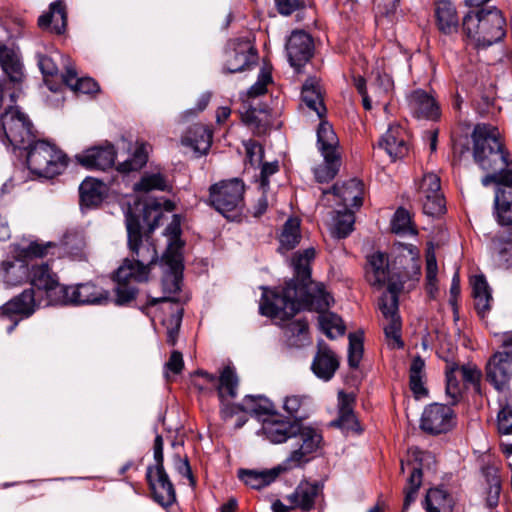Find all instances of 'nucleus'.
Here are the masks:
<instances>
[{
    "instance_id": "1",
    "label": "nucleus",
    "mask_w": 512,
    "mask_h": 512,
    "mask_svg": "<svg viewBox=\"0 0 512 512\" xmlns=\"http://www.w3.org/2000/svg\"><path fill=\"white\" fill-rule=\"evenodd\" d=\"M161 204L154 202L144 208V220L149 232L142 234L137 216L128 208L125 223L128 234L129 256L124 259L115 273V304L124 306L132 302L139 290L132 283H145L149 280L152 268L158 261V253L150 233L159 226L163 216Z\"/></svg>"
},
{
    "instance_id": "2",
    "label": "nucleus",
    "mask_w": 512,
    "mask_h": 512,
    "mask_svg": "<svg viewBox=\"0 0 512 512\" xmlns=\"http://www.w3.org/2000/svg\"><path fill=\"white\" fill-rule=\"evenodd\" d=\"M314 257V248L294 255L292 264L295 278L281 290L263 294L259 307L262 315L286 321L302 309L323 312L329 308L332 297L322 283L311 281L310 263Z\"/></svg>"
},
{
    "instance_id": "3",
    "label": "nucleus",
    "mask_w": 512,
    "mask_h": 512,
    "mask_svg": "<svg viewBox=\"0 0 512 512\" xmlns=\"http://www.w3.org/2000/svg\"><path fill=\"white\" fill-rule=\"evenodd\" d=\"M473 158L484 171H504L509 167L508 152L499 130L490 124H477L471 134Z\"/></svg>"
},
{
    "instance_id": "4",
    "label": "nucleus",
    "mask_w": 512,
    "mask_h": 512,
    "mask_svg": "<svg viewBox=\"0 0 512 512\" xmlns=\"http://www.w3.org/2000/svg\"><path fill=\"white\" fill-rule=\"evenodd\" d=\"M420 254L416 246L400 244L398 252L391 263L389 278V294L397 295L405 289H410L420 276Z\"/></svg>"
},
{
    "instance_id": "5",
    "label": "nucleus",
    "mask_w": 512,
    "mask_h": 512,
    "mask_svg": "<svg viewBox=\"0 0 512 512\" xmlns=\"http://www.w3.org/2000/svg\"><path fill=\"white\" fill-rule=\"evenodd\" d=\"M28 168L36 175L52 178L61 174L68 164L67 156L54 144L44 140H35L25 147Z\"/></svg>"
},
{
    "instance_id": "6",
    "label": "nucleus",
    "mask_w": 512,
    "mask_h": 512,
    "mask_svg": "<svg viewBox=\"0 0 512 512\" xmlns=\"http://www.w3.org/2000/svg\"><path fill=\"white\" fill-rule=\"evenodd\" d=\"M295 433L289 440L290 453L284 461L286 469L298 468L308 463L323 444L321 432L298 421Z\"/></svg>"
},
{
    "instance_id": "7",
    "label": "nucleus",
    "mask_w": 512,
    "mask_h": 512,
    "mask_svg": "<svg viewBox=\"0 0 512 512\" xmlns=\"http://www.w3.org/2000/svg\"><path fill=\"white\" fill-rule=\"evenodd\" d=\"M245 185L242 180L233 178L215 183L209 188L208 203L224 217L239 213L244 204Z\"/></svg>"
},
{
    "instance_id": "8",
    "label": "nucleus",
    "mask_w": 512,
    "mask_h": 512,
    "mask_svg": "<svg viewBox=\"0 0 512 512\" xmlns=\"http://www.w3.org/2000/svg\"><path fill=\"white\" fill-rule=\"evenodd\" d=\"M258 61V52L249 37H237L227 44L223 72L240 73L252 69Z\"/></svg>"
},
{
    "instance_id": "9",
    "label": "nucleus",
    "mask_w": 512,
    "mask_h": 512,
    "mask_svg": "<svg viewBox=\"0 0 512 512\" xmlns=\"http://www.w3.org/2000/svg\"><path fill=\"white\" fill-rule=\"evenodd\" d=\"M0 122L9 143L18 149H25L35 141L32 124L16 108L10 107L0 117Z\"/></svg>"
},
{
    "instance_id": "10",
    "label": "nucleus",
    "mask_w": 512,
    "mask_h": 512,
    "mask_svg": "<svg viewBox=\"0 0 512 512\" xmlns=\"http://www.w3.org/2000/svg\"><path fill=\"white\" fill-rule=\"evenodd\" d=\"M59 305H106L110 300L109 291L88 281L76 285H65Z\"/></svg>"
},
{
    "instance_id": "11",
    "label": "nucleus",
    "mask_w": 512,
    "mask_h": 512,
    "mask_svg": "<svg viewBox=\"0 0 512 512\" xmlns=\"http://www.w3.org/2000/svg\"><path fill=\"white\" fill-rule=\"evenodd\" d=\"M32 286L43 291L48 304L59 305L65 285L59 283L56 273L52 271L47 263L33 265L29 269V278Z\"/></svg>"
},
{
    "instance_id": "12",
    "label": "nucleus",
    "mask_w": 512,
    "mask_h": 512,
    "mask_svg": "<svg viewBox=\"0 0 512 512\" xmlns=\"http://www.w3.org/2000/svg\"><path fill=\"white\" fill-rule=\"evenodd\" d=\"M238 377L231 367H225L220 376L218 383V397L221 403L220 413L223 419L227 420L232 418L239 412H245L246 403L245 399L242 404H234L229 399H234L237 396Z\"/></svg>"
},
{
    "instance_id": "13",
    "label": "nucleus",
    "mask_w": 512,
    "mask_h": 512,
    "mask_svg": "<svg viewBox=\"0 0 512 512\" xmlns=\"http://www.w3.org/2000/svg\"><path fill=\"white\" fill-rule=\"evenodd\" d=\"M182 244L176 239L172 241L162 257V261L168 267L164 273L162 286L166 294H175L180 291L183 272Z\"/></svg>"
},
{
    "instance_id": "14",
    "label": "nucleus",
    "mask_w": 512,
    "mask_h": 512,
    "mask_svg": "<svg viewBox=\"0 0 512 512\" xmlns=\"http://www.w3.org/2000/svg\"><path fill=\"white\" fill-rule=\"evenodd\" d=\"M380 310L386 319L384 324V333L392 348L401 349L404 342L401 339V318L398 314V297L397 295H383L379 302Z\"/></svg>"
},
{
    "instance_id": "15",
    "label": "nucleus",
    "mask_w": 512,
    "mask_h": 512,
    "mask_svg": "<svg viewBox=\"0 0 512 512\" xmlns=\"http://www.w3.org/2000/svg\"><path fill=\"white\" fill-rule=\"evenodd\" d=\"M454 426V412L450 406L434 403L427 406L421 416V429L431 435L446 433Z\"/></svg>"
},
{
    "instance_id": "16",
    "label": "nucleus",
    "mask_w": 512,
    "mask_h": 512,
    "mask_svg": "<svg viewBox=\"0 0 512 512\" xmlns=\"http://www.w3.org/2000/svg\"><path fill=\"white\" fill-rule=\"evenodd\" d=\"M420 201L423 212L429 216H437L445 210V200L441 192V182L438 175L427 173L419 185Z\"/></svg>"
},
{
    "instance_id": "17",
    "label": "nucleus",
    "mask_w": 512,
    "mask_h": 512,
    "mask_svg": "<svg viewBox=\"0 0 512 512\" xmlns=\"http://www.w3.org/2000/svg\"><path fill=\"white\" fill-rule=\"evenodd\" d=\"M146 478L157 503L164 507L174 503L176 500L175 489L164 467L149 466Z\"/></svg>"
},
{
    "instance_id": "18",
    "label": "nucleus",
    "mask_w": 512,
    "mask_h": 512,
    "mask_svg": "<svg viewBox=\"0 0 512 512\" xmlns=\"http://www.w3.org/2000/svg\"><path fill=\"white\" fill-rule=\"evenodd\" d=\"M486 377L496 390L507 388L512 380V359L507 353L496 352L491 356L486 365Z\"/></svg>"
},
{
    "instance_id": "19",
    "label": "nucleus",
    "mask_w": 512,
    "mask_h": 512,
    "mask_svg": "<svg viewBox=\"0 0 512 512\" xmlns=\"http://www.w3.org/2000/svg\"><path fill=\"white\" fill-rule=\"evenodd\" d=\"M322 493L323 486L320 483L301 481L286 499L292 508L308 512L315 508V504Z\"/></svg>"
},
{
    "instance_id": "20",
    "label": "nucleus",
    "mask_w": 512,
    "mask_h": 512,
    "mask_svg": "<svg viewBox=\"0 0 512 512\" xmlns=\"http://www.w3.org/2000/svg\"><path fill=\"white\" fill-rule=\"evenodd\" d=\"M116 151L113 145L91 147L76 155L77 161L88 169L106 170L115 163Z\"/></svg>"
},
{
    "instance_id": "21",
    "label": "nucleus",
    "mask_w": 512,
    "mask_h": 512,
    "mask_svg": "<svg viewBox=\"0 0 512 512\" xmlns=\"http://www.w3.org/2000/svg\"><path fill=\"white\" fill-rule=\"evenodd\" d=\"M339 367V360L329 346L320 340L317 343V352L311 364L313 373L323 381H329Z\"/></svg>"
},
{
    "instance_id": "22",
    "label": "nucleus",
    "mask_w": 512,
    "mask_h": 512,
    "mask_svg": "<svg viewBox=\"0 0 512 512\" xmlns=\"http://www.w3.org/2000/svg\"><path fill=\"white\" fill-rule=\"evenodd\" d=\"M298 421H289L276 414L263 420L262 434L273 444H281L291 439Z\"/></svg>"
},
{
    "instance_id": "23",
    "label": "nucleus",
    "mask_w": 512,
    "mask_h": 512,
    "mask_svg": "<svg viewBox=\"0 0 512 512\" xmlns=\"http://www.w3.org/2000/svg\"><path fill=\"white\" fill-rule=\"evenodd\" d=\"M312 47L310 34H290L286 42L290 65L298 71L312 56Z\"/></svg>"
},
{
    "instance_id": "24",
    "label": "nucleus",
    "mask_w": 512,
    "mask_h": 512,
    "mask_svg": "<svg viewBox=\"0 0 512 512\" xmlns=\"http://www.w3.org/2000/svg\"><path fill=\"white\" fill-rule=\"evenodd\" d=\"M29 278V267L15 254L12 258L0 262V280L5 287L11 288L24 284Z\"/></svg>"
},
{
    "instance_id": "25",
    "label": "nucleus",
    "mask_w": 512,
    "mask_h": 512,
    "mask_svg": "<svg viewBox=\"0 0 512 512\" xmlns=\"http://www.w3.org/2000/svg\"><path fill=\"white\" fill-rule=\"evenodd\" d=\"M422 452L418 450H414L412 452L413 460L410 458L405 462L401 461V472L404 473L406 468L410 470V475L407 481V486L404 489L405 499H404V508L407 509L408 506L415 501L418 489L422 483V468L421 464L418 461L422 460Z\"/></svg>"
},
{
    "instance_id": "26",
    "label": "nucleus",
    "mask_w": 512,
    "mask_h": 512,
    "mask_svg": "<svg viewBox=\"0 0 512 512\" xmlns=\"http://www.w3.org/2000/svg\"><path fill=\"white\" fill-rule=\"evenodd\" d=\"M504 180L505 185L496 190L495 214L499 224L512 225V168Z\"/></svg>"
},
{
    "instance_id": "27",
    "label": "nucleus",
    "mask_w": 512,
    "mask_h": 512,
    "mask_svg": "<svg viewBox=\"0 0 512 512\" xmlns=\"http://www.w3.org/2000/svg\"><path fill=\"white\" fill-rule=\"evenodd\" d=\"M392 160L403 158L408 153L406 133L399 125H391L379 141Z\"/></svg>"
},
{
    "instance_id": "28",
    "label": "nucleus",
    "mask_w": 512,
    "mask_h": 512,
    "mask_svg": "<svg viewBox=\"0 0 512 512\" xmlns=\"http://www.w3.org/2000/svg\"><path fill=\"white\" fill-rule=\"evenodd\" d=\"M40 306L35 298L34 289H26L20 295L14 297L0 308V313L8 317L21 315L24 317L31 316Z\"/></svg>"
},
{
    "instance_id": "29",
    "label": "nucleus",
    "mask_w": 512,
    "mask_h": 512,
    "mask_svg": "<svg viewBox=\"0 0 512 512\" xmlns=\"http://www.w3.org/2000/svg\"><path fill=\"white\" fill-rule=\"evenodd\" d=\"M333 194L339 198L344 209L360 208L363 203L364 186L358 179H350L342 185H334Z\"/></svg>"
},
{
    "instance_id": "30",
    "label": "nucleus",
    "mask_w": 512,
    "mask_h": 512,
    "mask_svg": "<svg viewBox=\"0 0 512 512\" xmlns=\"http://www.w3.org/2000/svg\"><path fill=\"white\" fill-rule=\"evenodd\" d=\"M390 276L391 264H388L387 258L384 254L377 252L368 257L366 277L371 285L382 287L387 283L389 286ZM387 290H389V287ZM386 294H389V291H387Z\"/></svg>"
},
{
    "instance_id": "31",
    "label": "nucleus",
    "mask_w": 512,
    "mask_h": 512,
    "mask_svg": "<svg viewBox=\"0 0 512 512\" xmlns=\"http://www.w3.org/2000/svg\"><path fill=\"white\" fill-rule=\"evenodd\" d=\"M339 400V411L338 418L331 422L332 426L338 427L344 431H354L359 432V423L357 418L353 412V403L354 396L351 394H346L344 392H339L338 394Z\"/></svg>"
},
{
    "instance_id": "32",
    "label": "nucleus",
    "mask_w": 512,
    "mask_h": 512,
    "mask_svg": "<svg viewBox=\"0 0 512 512\" xmlns=\"http://www.w3.org/2000/svg\"><path fill=\"white\" fill-rule=\"evenodd\" d=\"M409 107L417 118L436 119L439 107L433 97L423 90H416L408 97Z\"/></svg>"
},
{
    "instance_id": "33",
    "label": "nucleus",
    "mask_w": 512,
    "mask_h": 512,
    "mask_svg": "<svg viewBox=\"0 0 512 512\" xmlns=\"http://www.w3.org/2000/svg\"><path fill=\"white\" fill-rule=\"evenodd\" d=\"M0 66L10 81H22L24 77L23 64L18 51L14 47L0 45Z\"/></svg>"
},
{
    "instance_id": "34",
    "label": "nucleus",
    "mask_w": 512,
    "mask_h": 512,
    "mask_svg": "<svg viewBox=\"0 0 512 512\" xmlns=\"http://www.w3.org/2000/svg\"><path fill=\"white\" fill-rule=\"evenodd\" d=\"M81 204L86 207H94L99 205L107 194V186L94 178L85 179L80 187Z\"/></svg>"
},
{
    "instance_id": "35",
    "label": "nucleus",
    "mask_w": 512,
    "mask_h": 512,
    "mask_svg": "<svg viewBox=\"0 0 512 512\" xmlns=\"http://www.w3.org/2000/svg\"><path fill=\"white\" fill-rule=\"evenodd\" d=\"M446 376V396L449 398V404H457L463 397L464 382L458 371V364L453 361H447L445 366Z\"/></svg>"
},
{
    "instance_id": "36",
    "label": "nucleus",
    "mask_w": 512,
    "mask_h": 512,
    "mask_svg": "<svg viewBox=\"0 0 512 512\" xmlns=\"http://www.w3.org/2000/svg\"><path fill=\"white\" fill-rule=\"evenodd\" d=\"M283 334L289 347L300 348L309 343V328L305 319L299 318L285 323Z\"/></svg>"
},
{
    "instance_id": "37",
    "label": "nucleus",
    "mask_w": 512,
    "mask_h": 512,
    "mask_svg": "<svg viewBox=\"0 0 512 512\" xmlns=\"http://www.w3.org/2000/svg\"><path fill=\"white\" fill-rule=\"evenodd\" d=\"M491 251L496 266L503 269L512 268L511 234L507 236L495 235L491 242Z\"/></svg>"
},
{
    "instance_id": "38",
    "label": "nucleus",
    "mask_w": 512,
    "mask_h": 512,
    "mask_svg": "<svg viewBox=\"0 0 512 512\" xmlns=\"http://www.w3.org/2000/svg\"><path fill=\"white\" fill-rule=\"evenodd\" d=\"M38 25L41 29H46L52 25L54 32H65L67 28L65 4L62 1L51 3L49 12L38 18Z\"/></svg>"
},
{
    "instance_id": "39",
    "label": "nucleus",
    "mask_w": 512,
    "mask_h": 512,
    "mask_svg": "<svg viewBox=\"0 0 512 512\" xmlns=\"http://www.w3.org/2000/svg\"><path fill=\"white\" fill-rule=\"evenodd\" d=\"M182 142L191 146L196 152L205 154L212 143V132L204 125L195 124L189 128Z\"/></svg>"
},
{
    "instance_id": "40",
    "label": "nucleus",
    "mask_w": 512,
    "mask_h": 512,
    "mask_svg": "<svg viewBox=\"0 0 512 512\" xmlns=\"http://www.w3.org/2000/svg\"><path fill=\"white\" fill-rule=\"evenodd\" d=\"M317 144L323 158L339 156L337 152L339 140L332 126L321 121L317 129Z\"/></svg>"
},
{
    "instance_id": "41",
    "label": "nucleus",
    "mask_w": 512,
    "mask_h": 512,
    "mask_svg": "<svg viewBox=\"0 0 512 512\" xmlns=\"http://www.w3.org/2000/svg\"><path fill=\"white\" fill-rule=\"evenodd\" d=\"M435 19L438 29L446 32L455 29L458 25L456 9L449 0H437L435 2Z\"/></svg>"
},
{
    "instance_id": "42",
    "label": "nucleus",
    "mask_w": 512,
    "mask_h": 512,
    "mask_svg": "<svg viewBox=\"0 0 512 512\" xmlns=\"http://www.w3.org/2000/svg\"><path fill=\"white\" fill-rule=\"evenodd\" d=\"M279 251L281 253L294 249L302 238L300 232V220L296 217H290L284 223L279 234Z\"/></svg>"
},
{
    "instance_id": "43",
    "label": "nucleus",
    "mask_w": 512,
    "mask_h": 512,
    "mask_svg": "<svg viewBox=\"0 0 512 512\" xmlns=\"http://www.w3.org/2000/svg\"><path fill=\"white\" fill-rule=\"evenodd\" d=\"M61 79L76 93L92 94L99 90V86L94 79L90 77L78 78L76 70L70 65H66V71L61 75Z\"/></svg>"
},
{
    "instance_id": "44",
    "label": "nucleus",
    "mask_w": 512,
    "mask_h": 512,
    "mask_svg": "<svg viewBox=\"0 0 512 512\" xmlns=\"http://www.w3.org/2000/svg\"><path fill=\"white\" fill-rule=\"evenodd\" d=\"M472 294L477 312L484 316L490 310V302L492 300L491 291L484 275L473 277Z\"/></svg>"
},
{
    "instance_id": "45",
    "label": "nucleus",
    "mask_w": 512,
    "mask_h": 512,
    "mask_svg": "<svg viewBox=\"0 0 512 512\" xmlns=\"http://www.w3.org/2000/svg\"><path fill=\"white\" fill-rule=\"evenodd\" d=\"M301 97L306 106L316 112L319 118L325 115L326 108L323 104L320 89L314 79H308L303 84Z\"/></svg>"
},
{
    "instance_id": "46",
    "label": "nucleus",
    "mask_w": 512,
    "mask_h": 512,
    "mask_svg": "<svg viewBox=\"0 0 512 512\" xmlns=\"http://www.w3.org/2000/svg\"><path fill=\"white\" fill-rule=\"evenodd\" d=\"M485 478L487 489H486V505L489 508H494L499 503L500 492H501V479L499 471L496 467L487 466L482 470Z\"/></svg>"
},
{
    "instance_id": "47",
    "label": "nucleus",
    "mask_w": 512,
    "mask_h": 512,
    "mask_svg": "<svg viewBox=\"0 0 512 512\" xmlns=\"http://www.w3.org/2000/svg\"><path fill=\"white\" fill-rule=\"evenodd\" d=\"M480 30L482 31H502L506 32L508 23L502 12L496 7L479 9Z\"/></svg>"
},
{
    "instance_id": "48",
    "label": "nucleus",
    "mask_w": 512,
    "mask_h": 512,
    "mask_svg": "<svg viewBox=\"0 0 512 512\" xmlns=\"http://www.w3.org/2000/svg\"><path fill=\"white\" fill-rule=\"evenodd\" d=\"M310 404L306 395H289L284 399L283 409L297 421L308 417Z\"/></svg>"
},
{
    "instance_id": "49",
    "label": "nucleus",
    "mask_w": 512,
    "mask_h": 512,
    "mask_svg": "<svg viewBox=\"0 0 512 512\" xmlns=\"http://www.w3.org/2000/svg\"><path fill=\"white\" fill-rule=\"evenodd\" d=\"M277 472L274 470L256 471V470H240L239 478L253 489H260L269 485L277 477Z\"/></svg>"
},
{
    "instance_id": "50",
    "label": "nucleus",
    "mask_w": 512,
    "mask_h": 512,
    "mask_svg": "<svg viewBox=\"0 0 512 512\" xmlns=\"http://www.w3.org/2000/svg\"><path fill=\"white\" fill-rule=\"evenodd\" d=\"M170 185L167 178L160 172L145 173L141 179L134 184V190L137 192H150L153 190L168 191Z\"/></svg>"
},
{
    "instance_id": "51",
    "label": "nucleus",
    "mask_w": 512,
    "mask_h": 512,
    "mask_svg": "<svg viewBox=\"0 0 512 512\" xmlns=\"http://www.w3.org/2000/svg\"><path fill=\"white\" fill-rule=\"evenodd\" d=\"M55 244L52 242L42 243L38 241H32L27 247H22L18 244H13V252L17 254L18 258L23 261L34 258H42L48 254V250L54 247Z\"/></svg>"
},
{
    "instance_id": "52",
    "label": "nucleus",
    "mask_w": 512,
    "mask_h": 512,
    "mask_svg": "<svg viewBox=\"0 0 512 512\" xmlns=\"http://www.w3.org/2000/svg\"><path fill=\"white\" fill-rule=\"evenodd\" d=\"M354 214L350 209L335 211L333 217V235L337 238L347 237L353 230Z\"/></svg>"
},
{
    "instance_id": "53",
    "label": "nucleus",
    "mask_w": 512,
    "mask_h": 512,
    "mask_svg": "<svg viewBox=\"0 0 512 512\" xmlns=\"http://www.w3.org/2000/svg\"><path fill=\"white\" fill-rule=\"evenodd\" d=\"M399 0H376L375 22L380 29H390L392 16L397 8Z\"/></svg>"
},
{
    "instance_id": "54",
    "label": "nucleus",
    "mask_w": 512,
    "mask_h": 512,
    "mask_svg": "<svg viewBox=\"0 0 512 512\" xmlns=\"http://www.w3.org/2000/svg\"><path fill=\"white\" fill-rule=\"evenodd\" d=\"M319 324L321 330L326 334L330 339H335L338 336H341L345 332V327L342 323V320L339 316L334 313H322L319 315Z\"/></svg>"
},
{
    "instance_id": "55",
    "label": "nucleus",
    "mask_w": 512,
    "mask_h": 512,
    "mask_svg": "<svg viewBox=\"0 0 512 512\" xmlns=\"http://www.w3.org/2000/svg\"><path fill=\"white\" fill-rule=\"evenodd\" d=\"M148 160V146L145 143L139 144L130 159L119 163L117 169L120 172L128 173L141 169Z\"/></svg>"
},
{
    "instance_id": "56",
    "label": "nucleus",
    "mask_w": 512,
    "mask_h": 512,
    "mask_svg": "<svg viewBox=\"0 0 512 512\" xmlns=\"http://www.w3.org/2000/svg\"><path fill=\"white\" fill-rule=\"evenodd\" d=\"M148 160V146L145 143L139 144L130 159L119 163L117 169L120 172L128 173L141 169Z\"/></svg>"
},
{
    "instance_id": "57",
    "label": "nucleus",
    "mask_w": 512,
    "mask_h": 512,
    "mask_svg": "<svg viewBox=\"0 0 512 512\" xmlns=\"http://www.w3.org/2000/svg\"><path fill=\"white\" fill-rule=\"evenodd\" d=\"M242 120L258 135L266 133L269 126L268 115L256 108H249L245 111L242 114Z\"/></svg>"
},
{
    "instance_id": "58",
    "label": "nucleus",
    "mask_w": 512,
    "mask_h": 512,
    "mask_svg": "<svg viewBox=\"0 0 512 512\" xmlns=\"http://www.w3.org/2000/svg\"><path fill=\"white\" fill-rule=\"evenodd\" d=\"M425 362L420 356L413 358L410 365V388L417 396L426 393L423 385Z\"/></svg>"
},
{
    "instance_id": "59",
    "label": "nucleus",
    "mask_w": 512,
    "mask_h": 512,
    "mask_svg": "<svg viewBox=\"0 0 512 512\" xmlns=\"http://www.w3.org/2000/svg\"><path fill=\"white\" fill-rule=\"evenodd\" d=\"M245 403V412L247 413H251L256 416L267 415L268 417L276 415V413H274V406L272 403L262 396L255 397L248 395L245 397Z\"/></svg>"
},
{
    "instance_id": "60",
    "label": "nucleus",
    "mask_w": 512,
    "mask_h": 512,
    "mask_svg": "<svg viewBox=\"0 0 512 512\" xmlns=\"http://www.w3.org/2000/svg\"><path fill=\"white\" fill-rule=\"evenodd\" d=\"M340 156L324 158V163L314 170L315 178L320 183L329 182L339 171Z\"/></svg>"
},
{
    "instance_id": "61",
    "label": "nucleus",
    "mask_w": 512,
    "mask_h": 512,
    "mask_svg": "<svg viewBox=\"0 0 512 512\" xmlns=\"http://www.w3.org/2000/svg\"><path fill=\"white\" fill-rule=\"evenodd\" d=\"M392 232L399 235L415 234L416 231L411 225V217L407 210L399 208L391 222Z\"/></svg>"
},
{
    "instance_id": "62",
    "label": "nucleus",
    "mask_w": 512,
    "mask_h": 512,
    "mask_svg": "<svg viewBox=\"0 0 512 512\" xmlns=\"http://www.w3.org/2000/svg\"><path fill=\"white\" fill-rule=\"evenodd\" d=\"M363 356V338L361 334H349L348 364L351 368H357Z\"/></svg>"
},
{
    "instance_id": "63",
    "label": "nucleus",
    "mask_w": 512,
    "mask_h": 512,
    "mask_svg": "<svg viewBox=\"0 0 512 512\" xmlns=\"http://www.w3.org/2000/svg\"><path fill=\"white\" fill-rule=\"evenodd\" d=\"M461 379L464 382V388L468 385L472 386L476 391H480V381L482 377L481 370L474 364L459 365Z\"/></svg>"
},
{
    "instance_id": "64",
    "label": "nucleus",
    "mask_w": 512,
    "mask_h": 512,
    "mask_svg": "<svg viewBox=\"0 0 512 512\" xmlns=\"http://www.w3.org/2000/svg\"><path fill=\"white\" fill-rule=\"evenodd\" d=\"M437 260L433 252L426 255V288L431 297H434L438 291L437 286Z\"/></svg>"
}]
</instances>
